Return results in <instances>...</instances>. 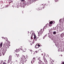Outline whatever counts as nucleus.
I'll return each mask as SVG.
<instances>
[{
  "mask_svg": "<svg viewBox=\"0 0 64 64\" xmlns=\"http://www.w3.org/2000/svg\"><path fill=\"white\" fill-rule=\"evenodd\" d=\"M25 60V57L24 56H22L21 58L20 63L21 64H24Z\"/></svg>",
  "mask_w": 64,
  "mask_h": 64,
  "instance_id": "1",
  "label": "nucleus"
},
{
  "mask_svg": "<svg viewBox=\"0 0 64 64\" xmlns=\"http://www.w3.org/2000/svg\"><path fill=\"white\" fill-rule=\"evenodd\" d=\"M44 32V29H41L38 32V36H41L42 35V34H43V33Z\"/></svg>",
  "mask_w": 64,
  "mask_h": 64,
  "instance_id": "2",
  "label": "nucleus"
},
{
  "mask_svg": "<svg viewBox=\"0 0 64 64\" xmlns=\"http://www.w3.org/2000/svg\"><path fill=\"white\" fill-rule=\"evenodd\" d=\"M12 56L10 55L9 56V58L8 61V63H10V62H11V58H12Z\"/></svg>",
  "mask_w": 64,
  "mask_h": 64,
  "instance_id": "3",
  "label": "nucleus"
},
{
  "mask_svg": "<svg viewBox=\"0 0 64 64\" xmlns=\"http://www.w3.org/2000/svg\"><path fill=\"white\" fill-rule=\"evenodd\" d=\"M35 60H36V58H33L32 59V60L31 61V63L32 64L34 63L35 62Z\"/></svg>",
  "mask_w": 64,
  "mask_h": 64,
  "instance_id": "4",
  "label": "nucleus"
},
{
  "mask_svg": "<svg viewBox=\"0 0 64 64\" xmlns=\"http://www.w3.org/2000/svg\"><path fill=\"white\" fill-rule=\"evenodd\" d=\"M6 44V48H8L10 46V45L9 44H8V43H7Z\"/></svg>",
  "mask_w": 64,
  "mask_h": 64,
  "instance_id": "5",
  "label": "nucleus"
},
{
  "mask_svg": "<svg viewBox=\"0 0 64 64\" xmlns=\"http://www.w3.org/2000/svg\"><path fill=\"white\" fill-rule=\"evenodd\" d=\"M39 60L40 62H38V63L39 64H43V63L42 62V61L41 60L39 59Z\"/></svg>",
  "mask_w": 64,
  "mask_h": 64,
  "instance_id": "6",
  "label": "nucleus"
},
{
  "mask_svg": "<svg viewBox=\"0 0 64 64\" xmlns=\"http://www.w3.org/2000/svg\"><path fill=\"white\" fill-rule=\"evenodd\" d=\"M6 52V51L5 50H4L2 51V54L4 56V55L5 54V53Z\"/></svg>",
  "mask_w": 64,
  "mask_h": 64,
  "instance_id": "7",
  "label": "nucleus"
},
{
  "mask_svg": "<svg viewBox=\"0 0 64 64\" xmlns=\"http://www.w3.org/2000/svg\"><path fill=\"white\" fill-rule=\"evenodd\" d=\"M44 62H46V63L47 62V60H46V58H45L44 56Z\"/></svg>",
  "mask_w": 64,
  "mask_h": 64,
  "instance_id": "8",
  "label": "nucleus"
},
{
  "mask_svg": "<svg viewBox=\"0 0 64 64\" xmlns=\"http://www.w3.org/2000/svg\"><path fill=\"white\" fill-rule=\"evenodd\" d=\"M4 62L3 63V64H7V63H6V62H7V61H6V60H4Z\"/></svg>",
  "mask_w": 64,
  "mask_h": 64,
  "instance_id": "9",
  "label": "nucleus"
},
{
  "mask_svg": "<svg viewBox=\"0 0 64 64\" xmlns=\"http://www.w3.org/2000/svg\"><path fill=\"white\" fill-rule=\"evenodd\" d=\"M47 27H48V24H47L46 25V26L44 27V29H46V28H47Z\"/></svg>",
  "mask_w": 64,
  "mask_h": 64,
  "instance_id": "10",
  "label": "nucleus"
},
{
  "mask_svg": "<svg viewBox=\"0 0 64 64\" xmlns=\"http://www.w3.org/2000/svg\"><path fill=\"white\" fill-rule=\"evenodd\" d=\"M3 44V43L2 42L0 44V47H1V48H2V45Z\"/></svg>",
  "mask_w": 64,
  "mask_h": 64,
  "instance_id": "11",
  "label": "nucleus"
},
{
  "mask_svg": "<svg viewBox=\"0 0 64 64\" xmlns=\"http://www.w3.org/2000/svg\"><path fill=\"white\" fill-rule=\"evenodd\" d=\"M35 47L36 48H39V46H38L37 45V44H36V46Z\"/></svg>",
  "mask_w": 64,
  "mask_h": 64,
  "instance_id": "12",
  "label": "nucleus"
},
{
  "mask_svg": "<svg viewBox=\"0 0 64 64\" xmlns=\"http://www.w3.org/2000/svg\"><path fill=\"white\" fill-rule=\"evenodd\" d=\"M53 22L52 21H51L49 22V24H53Z\"/></svg>",
  "mask_w": 64,
  "mask_h": 64,
  "instance_id": "13",
  "label": "nucleus"
},
{
  "mask_svg": "<svg viewBox=\"0 0 64 64\" xmlns=\"http://www.w3.org/2000/svg\"><path fill=\"white\" fill-rule=\"evenodd\" d=\"M42 55H43V56H46V54H45V53H44L42 54Z\"/></svg>",
  "mask_w": 64,
  "mask_h": 64,
  "instance_id": "14",
  "label": "nucleus"
},
{
  "mask_svg": "<svg viewBox=\"0 0 64 64\" xmlns=\"http://www.w3.org/2000/svg\"><path fill=\"white\" fill-rule=\"evenodd\" d=\"M61 36L62 37H63L64 36V34L62 33V34L61 35Z\"/></svg>",
  "mask_w": 64,
  "mask_h": 64,
  "instance_id": "15",
  "label": "nucleus"
},
{
  "mask_svg": "<svg viewBox=\"0 0 64 64\" xmlns=\"http://www.w3.org/2000/svg\"><path fill=\"white\" fill-rule=\"evenodd\" d=\"M34 39L35 40V39H36V36H35V35H34Z\"/></svg>",
  "mask_w": 64,
  "mask_h": 64,
  "instance_id": "16",
  "label": "nucleus"
},
{
  "mask_svg": "<svg viewBox=\"0 0 64 64\" xmlns=\"http://www.w3.org/2000/svg\"><path fill=\"white\" fill-rule=\"evenodd\" d=\"M26 49L25 48L23 50V51H24V52H26Z\"/></svg>",
  "mask_w": 64,
  "mask_h": 64,
  "instance_id": "17",
  "label": "nucleus"
},
{
  "mask_svg": "<svg viewBox=\"0 0 64 64\" xmlns=\"http://www.w3.org/2000/svg\"><path fill=\"white\" fill-rule=\"evenodd\" d=\"M48 26H50V27H51V26H52V25L51 24H48Z\"/></svg>",
  "mask_w": 64,
  "mask_h": 64,
  "instance_id": "18",
  "label": "nucleus"
},
{
  "mask_svg": "<svg viewBox=\"0 0 64 64\" xmlns=\"http://www.w3.org/2000/svg\"><path fill=\"white\" fill-rule=\"evenodd\" d=\"M56 34V32H53V34Z\"/></svg>",
  "mask_w": 64,
  "mask_h": 64,
  "instance_id": "19",
  "label": "nucleus"
},
{
  "mask_svg": "<svg viewBox=\"0 0 64 64\" xmlns=\"http://www.w3.org/2000/svg\"><path fill=\"white\" fill-rule=\"evenodd\" d=\"M50 64H53V63H52V61H50Z\"/></svg>",
  "mask_w": 64,
  "mask_h": 64,
  "instance_id": "20",
  "label": "nucleus"
},
{
  "mask_svg": "<svg viewBox=\"0 0 64 64\" xmlns=\"http://www.w3.org/2000/svg\"><path fill=\"white\" fill-rule=\"evenodd\" d=\"M16 55L17 57H18H18L19 56V54H16Z\"/></svg>",
  "mask_w": 64,
  "mask_h": 64,
  "instance_id": "21",
  "label": "nucleus"
},
{
  "mask_svg": "<svg viewBox=\"0 0 64 64\" xmlns=\"http://www.w3.org/2000/svg\"><path fill=\"white\" fill-rule=\"evenodd\" d=\"M37 45H38V48H39V47H40V45L39 44H37Z\"/></svg>",
  "mask_w": 64,
  "mask_h": 64,
  "instance_id": "22",
  "label": "nucleus"
},
{
  "mask_svg": "<svg viewBox=\"0 0 64 64\" xmlns=\"http://www.w3.org/2000/svg\"><path fill=\"white\" fill-rule=\"evenodd\" d=\"M21 2H24V1H25V0H21Z\"/></svg>",
  "mask_w": 64,
  "mask_h": 64,
  "instance_id": "23",
  "label": "nucleus"
},
{
  "mask_svg": "<svg viewBox=\"0 0 64 64\" xmlns=\"http://www.w3.org/2000/svg\"><path fill=\"white\" fill-rule=\"evenodd\" d=\"M34 40H33L32 42V44H34Z\"/></svg>",
  "mask_w": 64,
  "mask_h": 64,
  "instance_id": "24",
  "label": "nucleus"
},
{
  "mask_svg": "<svg viewBox=\"0 0 64 64\" xmlns=\"http://www.w3.org/2000/svg\"><path fill=\"white\" fill-rule=\"evenodd\" d=\"M60 57H62V55L61 54L60 56Z\"/></svg>",
  "mask_w": 64,
  "mask_h": 64,
  "instance_id": "25",
  "label": "nucleus"
},
{
  "mask_svg": "<svg viewBox=\"0 0 64 64\" xmlns=\"http://www.w3.org/2000/svg\"><path fill=\"white\" fill-rule=\"evenodd\" d=\"M52 62H54V60H52Z\"/></svg>",
  "mask_w": 64,
  "mask_h": 64,
  "instance_id": "26",
  "label": "nucleus"
},
{
  "mask_svg": "<svg viewBox=\"0 0 64 64\" xmlns=\"http://www.w3.org/2000/svg\"><path fill=\"white\" fill-rule=\"evenodd\" d=\"M62 64H64V62H62Z\"/></svg>",
  "mask_w": 64,
  "mask_h": 64,
  "instance_id": "27",
  "label": "nucleus"
},
{
  "mask_svg": "<svg viewBox=\"0 0 64 64\" xmlns=\"http://www.w3.org/2000/svg\"><path fill=\"white\" fill-rule=\"evenodd\" d=\"M36 53H37L38 52L37 51H36Z\"/></svg>",
  "mask_w": 64,
  "mask_h": 64,
  "instance_id": "28",
  "label": "nucleus"
},
{
  "mask_svg": "<svg viewBox=\"0 0 64 64\" xmlns=\"http://www.w3.org/2000/svg\"><path fill=\"white\" fill-rule=\"evenodd\" d=\"M62 51H64V50H63V49H62V50H61Z\"/></svg>",
  "mask_w": 64,
  "mask_h": 64,
  "instance_id": "29",
  "label": "nucleus"
},
{
  "mask_svg": "<svg viewBox=\"0 0 64 64\" xmlns=\"http://www.w3.org/2000/svg\"><path fill=\"white\" fill-rule=\"evenodd\" d=\"M58 1V0H56V2H57Z\"/></svg>",
  "mask_w": 64,
  "mask_h": 64,
  "instance_id": "30",
  "label": "nucleus"
},
{
  "mask_svg": "<svg viewBox=\"0 0 64 64\" xmlns=\"http://www.w3.org/2000/svg\"><path fill=\"white\" fill-rule=\"evenodd\" d=\"M18 50H16V51H18Z\"/></svg>",
  "mask_w": 64,
  "mask_h": 64,
  "instance_id": "31",
  "label": "nucleus"
},
{
  "mask_svg": "<svg viewBox=\"0 0 64 64\" xmlns=\"http://www.w3.org/2000/svg\"><path fill=\"white\" fill-rule=\"evenodd\" d=\"M43 7H43L44 8V7H45V6H43Z\"/></svg>",
  "mask_w": 64,
  "mask_h": 64,
  "instance_id": "32",
  "label": "nucleus"
},
{
  "mask_svg": "<svg viewBox=\"0 0 64 64\" xmlns=\"http://www.w3.org/2000/svg\"><path fill=\"white\" fill-rule=\"evenodd\" d=\"M28 33H29V32H28Z\"/></svg>",
  "mask_w": 64,
  "mask_h": 64,
  "instance_id": "33",
  "label": "nucleus"
},
{
  "mask_svg": "<svg viewBox=\"0 0 64 64\" xmlns=\"http://www.w3.org/2000/svg\"><path fill=\"white\" fill-rule=\"evenodd\" d=\"M6 7H8V6H6Z\"/></svg>",
  "mask_w": 64,
  "mask_h": 64,
  "instance_id": "34",
  "label": "nucleus"
},
{
  "mask_svg": "<svg viewBox=\"0 0 64 64\" xmlns=\"http://www.w3.org/2000/svg\"><path fill=\"white\" fill-rule=\"evenodd\" d=\"M47 36L46 35H45V36Z\"/></svg>",
  "mask_w": 64,
  "mask_h": 64,
  "instance_id": "35",
  "label": "nucleus"
},
{
  "mask_svg": "<svg viewBox=\"0 0 64 64\" xmlns=\"http://www.w3.org/2000/svg\"><path fill=\"white\" fill-rule=\"evenodd\" d=\"M31 52H32V50H31Z\"/></svg>",
  "mask_w": 64,
  "mask_h": 64,
  "instance_id": "36",
  "label": "nucleus"
},
{
  "mask_svg": "<svg viewBox=\"0 0 64 64\" xmlns=\"http://www.w3.org/2000/svg\"><path fill=\"white\" fill-rule=\"evenodd\" d=\"M9 4H10V2H9Z\"/></svg>",
  "mask_w": 64,
  "mask_h": 64,
  "instance_id": "37",
  "label": "nucleus"
},
{
  "mask_svg": "<svg viewBox=\"0 0 64 64\" xmlns=\"http://www.w3.org/2000/svg\"><path fill=\"white\" fill-rule=\"evenodd\" d=\"M0 64H1V63H0Z\"/></svg>",
  "mask_w": 64,
  "mask_h": 64,
  "instance_id": "38",
  "label": "nucleus"
},
{
  "mask_svg": "<svg viewBox=\"0 0 64 64\" xmlns=\"http://www.w3.org/2000/svg\"><path fill=\"white\" fill-rule=\"evenodd\" d=\"M42 5H43V4H42Z\"/></svg>",
  "mask_w": 64,
  "mask_h": 64,
  "instance_id": "39",
  "label": "nucleus"
},
{
  "mask_svg": "<svg viewBox=\"0 0 64 64\" xmlns=\"http://www.w3.org/2000/svg\"><path fill=\"white\" fill-rule=\"evenodd\" d=\"M30 51H31V50H30Z\"/></svg>",
  "mask_w": 64,
  "mask_h": 64,
  "instance_id": "40",
  "label": "nucleus"
}]
</instances>
